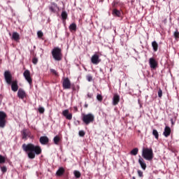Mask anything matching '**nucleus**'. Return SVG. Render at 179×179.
<instances>
[{"instance_id": "nucleus-16", "label": "nucleus", "mask_w": 179, "mask_h": 179, "mask_svg": "<svg viewBox=\"0 0 179 179\" xmlns=\"http://www.w3.org/2000/svg\"><path fill=\"white\" fill-rule=\"evenodd\" d=\"M65 174V169L64 167H59L56 172L57 177H62Z\"/></svg>"}, {"instance_id": "nucleus-29", "label": "nucleus", "mask_w": 179, "mask_h": 179, "mask_svg": "<svg viewBox=\"0 0 179 179\" xmlns=\"http://www.w3.org/2000/svg\"><path fill=\"white\" fill-rule=\"evenodd\" d=\"M50 71L51 73H52V75H55V76H58V72H57V71H55V69H50Z\"/></svg>"}, {"instance_id": "nucleus-10", "label": "nucleus", "mask_w": 179, "mask_h": 179, "mask_svg": "<svg viewBox=\"0 0 179 179\" xmlns=\"http://www.w3.org/2000/svg\"><path fill=\"white\" fill-rule=\"evenodd\" d=\"M149 64L152 69H156V68H157L158 63H157V61L155 59V58L153 57L150 58Z\"/></svg>"}, {"instance_id": "nucleus-1", "label": "nucleus", "mask_w": 179, "mask_h": 179, "mask_svg": "<svg viewBox=\"0 0 179 179\" xmlns=\"http://www.w3.org/2000/svg\"><path fill=\"white\" fill-rule=\"evenodd\" d=\"M22 149L27 153L28 158L31 160L36 159V155L38 156L41 155L43 152L40 145H36L33 143H24L22 145Z\"/></svg>"}, {"instance_id": "nucleus-44", "label": "nucleus", "mask_w": 179, "mask_h": 179, "mask_svg": "<svg viewBox=\"0 0 179 179\" xmlns=\"http://www.w3.org/2000/svg\"><path fill=\"white\" fill-rule=\"evenodd\" d=\"M164 23H167V18H165L164 20Z\"/></svg>"}, {"instance_id": "nucleus-33", "label": "nucleus", "mask_w": 179, "mask_h": 179, "mask_svg": "<svg viewBox=\"0 0 179 179\" xmlns=\"http://www.w3.org/2000/svg\"><path fill=\"white\" fill-rule=\"evenodd\" d=\"M163 96V91L162 90V89H159V91H158V97H160L162 98Z\"/></svg>"}, {"instance_id": "nucleus-8", "label": "nucleus", "mask_w": 179, "mask_h": 179, "mask_svg": "<svg viewBox=\"0 0 179 179\" xmlns=\"http://www.w3.org/2000/svg\"><path fill=\"white\" fill-rule=\"evenodd\" d=\"M101 62V59H100V57L97 54H94L92 55L91 58V62L94 64V65H98V64H100Z\"/></svg>"}, {"instance_id": "nucleus-52", "label": "nucleus", "mask_w": 179, "mask_h": 179, "mask_svg": "<svg viewBox=\"0 0 179 179\" xmlns=\"http://www.w3.org/2000/svg\"><path fill=\"white\" fill-rule=\"evenodd\" d=\"M78 123L79 124V121H78Z\"/></svg>"}, {"instance_id": "nucleus-38", "label": "nucleus", "mask_w": 179, "mask_h": 179, "mask_svg": "<svg viewBox=\"0 0 179 179\" xmlns=\"http://www.w3.org/2000/svg\"><path fill=\"white\" fill-rule=\"evenodd\" d=\"M87 80H88V82H92L93 80V77H92V76L88 75L87 76Z\"/></svg>"}, {"instance_id": "nucleus-27", "label": "nucleus", "mask_w": 179, "mask_h": 179, "mask_svg": "<svg viewBox=\"0 0 179 179\" xmlns=\"http://www.w3.org/2000/svg\"><path fill=\"white\" fill-rule=\"evenodd\" d=\"M73 174H74L76 178H80V176H82L80 172L78 171H74Z\"/></svg>"}, {"instance_id": "nucleus-11", "label": "nucleus", "mask_w": 179, "mask_h": 179, "mask_svg": "<svg viewBox=\"0 0 179 179\" xmlns=\"http://www.w3.org/2000/svg\"><path fill=\"white\" fill-rule=\"evenodd\" d=\"M30 131L27 129H24L21 131V134L22 136V139H24V141H27V136H30Z\"/></svg>"}, {"instance_id": "nucleus-43", "label": "nucleus", "mask_w": 179, "mask_h": 179, "mask_svg": "<svg viewBox=\"0 0 179 179\" xmlns=\"http://www.w3.org/2000/svg\"><path fill=\"white\" fill-rule=\"evenodd\" d=\"M171 122L172 125H174V120L173 119H171Z\"/></svg>"}, {"instance_id": "nucleus-30", "label": "nucleus", "mask_w": 179, "mask_h": 179, "mask_svg": "<svg viewBox=\"0 0 179 179\" xmlns=\"http://www.w3.org/2000/svg\"><path fill=\"white\" fill-rule=\"evenodd\" d=\"M96 99L98 101H103V96H101L100 94L96 95Z\"/></svg>"}, {"instance_id": "nucleus-41", "label": "nucleus", "mask_w": 179, "mask_h": 179, "mask_svg": "<svg viewBox=\"0 0 179 179\" xmlns=\"http://www.w3.org/2000/svg\"><path fill=\"white\" fill-rule=\"evenodd\" d=\"M87 96L88 99H92L93 97V94L88 93Z\"/></svg>"}, {"instance_id": "nucleus-36", "label": "nucleus", "mask_w": 179, "mask_h": 179, "mask_svg": "<svg viewBox=\"0 0 179 179\" xmlns=\"http://www.w3.org/2000/svg\"><path fill=\"white\" fill-rule=\"evenodd\" d=\"M1 170L2 173H6V171H8V169L6 168V166H1Z\"/></svg>"}, {"instance_id": "nucleus-48", "label": "nucleus", "mask_w": 179, "mask_h": 179, "mask_svg": "<svg viewBox=\"0 0 179 179\" xmlns=\"http://www.w3.org/2000/svg\"><path fill=\"white\" fill-rule=\"evenodd\" d=\"M73 90H75V87H73Z\"/></svg>"}, {"instance_id": "nucleus-20", "label": "nucleus", "mask_w": 179, "mask_h": 179, "mask_svg": "<svg viewBox=\"0 0 179 179\" xmlns=\"http://www.w3.org/2000/svg\"><path fill=\"white\" fill-rule=\"evenodd\" d=\"M113 16H117V17H121V11L117 10V8H114L113 10Z\"/></svg>"}, {"instance_id": "nucleus-9", "label": "nucleus", "mask_w": 179, "mask_h": 179, "mask_svg": "<svg viewBox=\"0 0 179 179\" xmlns=\"http://www.w3.org/2000/svg\"><path fill=\"white\" fill-rule=\"evenodd\" d=\"M62 86L63 89L64 90L71 89V80H69V78H64L62 82Z\"/></svg>"}, {"instance_id": "nucleus-51", "label": "nucleus", "mask_w": 179, "mask_h": 179, "mask_svg": "<svg viewBox=\"0 0 179 179\" xmlns=\"http://www.w3.org/2000/svg\"><path fill=\"white\" fill-rule=\"evenodd\" d=\"M76 108V110H78V108Z\"/></svg>"}, {"instance_id": "nucleus-13", "label": "nucleus", "mask_w": 179, "mask_h": 179, "mask_svg": "<svg viewBox=\"0 0 179 179\" xmlns=\"http://www.w3.org/2000/svg\"><path fill=\"white\" fill-rule=\"evenodd\" d=\"M17 96L19 99L23 100V99H24V97H26L27 96L26 92L23 89L20 88L17 92Z\"/></svg>"}, {"instance_id": "nucleus-23", "label": "nucleus", "mask_w": 179, "mask_h": 179, "mask_svg": "<svg viewBox=\"0 0 179 179\" xmlns=\"http://www.w3.org/2000/svg\"><path fill=\"white\" fill-rule=\"evenodd\" d=\"M76 29H77L76 24L72 23L71 24H70L69 26L70 31H76Z\"/></svg>"}, {"instance_id": "nucleus-6", "label": "nucleus", "mask_w": 179, "mask_h": 179, "mask_svg": "<svg viewBox=\"0 0 179 179\" xmlns=\"http://www.w3.org/2000/svg\"><path fill=\"white\" fill-rule=\"evenodd\" d=\"M6 113L3 111H0V128H3L6 126Z\"/></svg>"}, {"instance_id": "nucleus-19", "label": "nucleus", "mask_w": 179, "mask_h": 179, "mask_svg": "<svg viewBox=\"0 0 179 179\" xmlns=\"http://www.w3.org/2000/svg\"><path fill=\"white\" fill-rule=\"evenodd\" d=\"M12 40L14 41H18L20 40V35L17 32H13L12 36Z\"/></svg>"}, {"instance_id": "nucleus-17", "label": "nucleus", "mask_w": 179, "mask_h": 179, "mask_svg": "<svg viewBox=\"0 0 179 179\" xmlns=\"http://www.w3.org/2000/svg\"><path fill=\"white\" fill-rule=\"evenodd\" d=\"M120 103V95L115 94L113 98V105L117 106Z\"/></svg>"}, {"instance_id": "nucleus-47", "label": "nucleus", "mask_w": 179, "mask_h": 179, "mask_svg": "<svg viewBox=\"0 0 179 179\" xmlns=\"http://www.w3.org/2000/svg\"><path fill=\"white\" fill-rule=\"evenodd\" d=\"M112 71H113V69H110V71L112 72Z\"/></svg>"}, {"instance_id": "nucleus-4", "label": "nucleus", "mask_w": 179, "mask_h": 179, "mask_svg": "<svg viewBox=\"0 0 179 179\" xmlns=\"http://www.w3.org/2000/svg\"><path fill=\"white\" fill-rule=\"evenodd\" d=\"M52 55L55 61H61L62 59V50L59 48H54L52 50Z\"/></svg>"}, {"instance_id": "nucleus-42", "label": "nucleus", "mask_w": 179, "mask_h": 179, "mask_svg": "<svg viewBox=\"0 0 179 179\" xmlns=\"http://www.w3.org/2000/svg\"><path fill=\"white\" fill-rule=\"evenodd\" d=\"M2 99H3V96H2V95H0V106L2 103Z\"/></svg>"}, {"instance_id": "nucleus-34", "label": "nucleus", "mask_w": 179, "mask_h": 179, "mask_svg": "<svg viewBox=\"0 0 179 179\" xmlns=\"http://www.w3.org/2000/svg\"><path fill=\"white\" fill-rule=\"evenodd\" d=\"M78 134H79V136L81 137H83L85 136V135H86V133L83 130H80Z\"/></svg>"}, {"instance_id": "nucleus-24", "label": "nucleus", "mask_w": 179, "mask_h": 179, "mask_svg": "<svg viewBox=\"0 0 179 179\" xmlns=\"http://www.w3.org/2000/svg\"><path fill=\"white\" fill-rule=\"evenodd\" d=\"M61 16L62 20H66V19H68V13H66V11H62Z\"/></svg>"}, {"instance_id": "nucleus-40", "label": "nucleus", "mask_w": 179, "mask_h": 179, "mask_svg": "<svg viewBox=\"0 0 179 179\" xmlns=\"http://www.w3.org/2000/svg\"><path fill=\"white\" fill-rule=\"evenodd\" d=\"M50 10H51V12H55V7L52 6H51L50 7Z\"/></svg>"}, {"instance_id": "nucleus-49", "label": "nucleus", "mask_w": 179, "mask_h": 179, "mask_svg": "<svg viewBox=\"0 0 179 179\" xmlns=\"http://www.w3.org/2000/svg\"><path fill=\"white\" fill-rule=\"evenodd\" d=\"M85 107L87 108V105H85Z\"/></svg>"}, {"instance_id": "nucleus-26", "label": "nucleus", "mask_w": 179, "mask_h": 179, "mask_svg": "<svg viewBox=\"0 0 179 179\" xmlns=\"http://www.w3.org/2000/svg\"><path fill=\"white\" fill-rule=\"evenodd\" d=\"M152 135L155 136V139H159V132L156 129L152 130Z\"/></svg>"}, {"instance_id": "nucleus-28", "label": "nucleus", "mask_w": 179, "mask_h": 179, "mask_svg": "<svg viewBox=\"0 0 179 179\" xmlns=\"http://www.w3.org/2000/svg\"><path fill=\"white\" fill-rule=\"evenodd\" d=\"M5 162H6L5 157L0 155V164H3V163H5Z\"/></svg>"}, {"instance_id": "nucleus-35", "label": "nucleus", "mask_w": 179, "mask_h": 179, "mask_svg": "<svg viewBox=\"0 0 179 179\" xmlns=\"http://www.w3.org/2000/svg\"><path fill=\"white\" fill-rule=\"evenodd\" d=\"M37 34H38V37L39 38H41V37H43L44 36V34H43V31H38L37 32Z\"/></svg>"}, {"instance_id": "nucleus-3", "label": "nucleus", "mask_w": 179, "mask_h": 179, "mask_svg": "<svg viewBox=\"0 0 179 179\" xmlns=\"http://www.w3.org/2000/svg\"><path fill=\"white\" fill-rule=\"evenodd\" d=\"M142 157L148 162L153 160V150L152 148H143L142 151Z\"/></svg>"}, {"instance_id": "nucleus-12", "label": "nucleus", "mask_w": 179, "mask_h": 179, "mask_svg": "<svg viewBox=\"0 0 179 179\" xmlns=\"http://www.w3.org/2000/svg\"><path fill=\"white\" fill-rule=\"evenodd\" d=\"M62 115L66 118V120H69L71 121L72 120V113H69V110L66 109L62 111Z\"/></svg>"}, {"instance_id": "nucleus-7", "label": "nucleus", "mask_w": 179, "mask_h": 179, "mask_svg": "<svg viewBox=\"0 0 179 179\" xmlns=\"http://www.w3.org/2000/svg\"><path fill=\"white\" fill-rule=\"evenodd\" d=\"M23 76L29 85L31 86L33 85V78H31V76L30 75V71L25 70L23 73Z\"/></svg>"}, {"instance_id": "nucleus-31", "label": "nucleus", "mask_w": 179, "mask_h": 179, "mask_svg": "<svg viewBox=\"0 0 179 179\" xmlns=\"http://www.w3.org/2000/svg\"><path fill=\"white\" fill-rule=\"evenodd\" d=\"M173 36L175 37V38L177 40L178 38H179V32L178 30L176 29V31L174 32Z\"/></svg>"}, {"instance_id": "nucleus-25", "label": "nucleus", "mask_w": 179, "mask_h": 179, "mask_svg": "<svg viewBox=\"0 0 179 179\" xmlns=\"http://www.w3.org/2000/svg\"><path fill=\"white\" fill-rule=\"evenodd\" d=\"M139 152V149L138 148H134L131 152L130 155H132L133 156H136L138 155V152Z\"/></svg>"}, {"instance_id": "nucleus-50", "label": "nucleus", "mask_w": 179, "mask_h": 179, "mask_svg": "<svg viewBox=\"0 0 179 179\" xmlns=\"http://www.w3.org/2000/svg\"><path fill=\"white\" fill-rule=\"evenodd\" d=\"M76 108V110H78V108Z\"/></svg>"}, {"instance_id": "nucleus-46", "label": "nucleus", "mask_w": 179, "mask_h": 179, "mask_svg": "<svg viewBox=\"0 0 179 179\" xmlns=\"http://www.w3.org/2000/svg\"><path fill=\"white\" fill-rule=\"evenodd\" d=\"M54 6H55V7H57V4L54 3Z\"/></svg>"}, {"instance_id": "nucleus-14", "label": "nucleus", "mask_w": 179, "mask_h": 179, "mask_svg": "<svg viewBox=\"0 0 179 179\" xmlns=\"http://www.w3.org/2000/svg\"><path fill=\"white\" fill-rule=\"evenodd\" d=\"M39 142L41 145H47L50 142V139L46 136H41Z\"/></svg>"}, {"instance_id": "nucleus-5", "label": "nucleus", "mask_w": 179, "mask_h": 179, "mask_svg": "<svg viewBox=\"0 0 179 179\" xmlns=\"http://www.w3.org/2000/svg\"><path fill=\"white\" fill-rule=\"evenodd\" d=\"M82 121L85 125H89L92 122H94V115L92 113L83 114L82 117Z\"/></svg>"}, {"instance_id": "nucleus-37", "label": "nucleus", "mask_w": 179, "mask_h": 179, "mask_svg": "<svg viewBox=\"0 0 179 179\" xmlns=\"http://www.w3.org/2000/svg\"><path fill=\"white\" fill-rule=\"evenodd\" d=\"M38 111H39L40 114H44L45 109L43 107H40V108H38Z\"/></svg>"}, {"instance_id": "nucleus-22", "label": "nucleus", "mask_w": 179, "mask_h": 179, "mask_svg": "<svg viewBox=\"0 0 179 179\" xmlns=\"http://www.w3.org/2000/svg\"><path fill=\"white\" fill-rule=\"evenodd\" d=\"M53 142L55 145H59V142H61V138L59 136H56L53 138Z\"/></svg>"}, {"instance_id": "nucleus-45", "label": "nucleus", "mask_w": 179, "mask_h": 179, "mask_svg": "<svg viewBox=\"0 0 179 179\" xmlns=\"http://www.w3.org/2000/svg\"><path fill=\"white\" fill-rule=\"evenodd\" d=\"M131 179H136V178H135V176H133Z\"/></svg>"}, {"instance_id": "nucleus-39", "label": "nucleus", "mask_w": 179, "mask_h": 179, "mask_svg": "<svg viewBox=\"0 0 179 179\" xmlns=\"http://www.w3.org/2000/svg\"><path fill=\"white\" fill-rule=\"evenodd\" d=\"M138 174L139 176V177H143V172H142L141 171H138Z\"/></svg>"}, {"instance_id": "nucleus-32", "label": "nucleus", "mask_w": 179, "mask_h": 179, "mask_svg": "<svg viewBox=\"0 0 179 179\" xmlns=\"http://www.w3.org/2000/svg\"><path fill=\"white\" fill-rule=\"evenodd\" d=\"M37 62H38V59H37V57H34L32 59V63L34 65H37Z\"/></svg>"}, {"instance_id": "nucleus-15", "label": "nucleus", "mask_w": 179, "mask_h": 179, "mask_svg": "<svg viewBox=\"0 0 179 179\" xmlns=\"http://www.w3.org/2000/svg\"><path fill=\"white\" fill-rule=\"evenodd\" d=\"M171 134V129L169 126H166L164 128V131L163 133V135L165 136V138H169V136Z\"/></svg>"}, {"instance_id": "nucleus-21", "label": "nucleus", "mask_w": 179, "mask_h": 179, "mask_svg": "<svg viewBox=\"0 0 179 179\" xmlns=\"http://www.w3.org/2000/svg\"><path fill=\"white\" fill-rule=\"evenodd\" d=\"M152 47L155 52H156V51H157V50L159 49V44H157V42L154 41L152 42Z\"/></svg>"}, {"instance_id": "nucleus-2", "label": "nucleus", "mask_w": 179, "mask_h": 179, "mask_svg": "<svg viewBox=\"0 0 179 179\" xmlns=\"http://www.w3.org/2000/svg\"><path fill=\"white\" fill-rule=\"evenodd\" d=\"M4 78L8 85H11V90L13 92H17L19 90V85H17V80L12 81V73L10 71L4 72Z\"/></svg>"}, {"instance_id": "nucleus-18", "label": "nucleus", "mask_w": 179, "mask_h": 179, "mask_svg": "<svg viewBox=\"0 0 179 179\" xmlns=\"http://www.w3.org/2000/svg\"><path fill=\"white\" fill-rule=\"evenodd\" d=\"M138 163L141 169H143V170H146V163H145V160H143V158L140 157L138 159Z\"/></svg>"}]
</instances>
